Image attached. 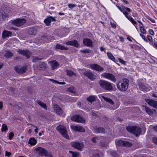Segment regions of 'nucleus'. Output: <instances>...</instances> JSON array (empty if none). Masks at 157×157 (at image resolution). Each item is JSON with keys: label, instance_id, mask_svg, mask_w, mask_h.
<instances>
[{"label": "nucleus", "instance_id": "nucleus-55", "mask_svg": "<svg viewBox=\"0 0 157 157\" xmlns=\"http://www.w3.org/2000/svg\"><path fill=\"white\" fill-rule=\"evenodd\" d=\"M68 6L69 8L71 9L74 7H75L76 6L75 4H69L68 5Z\"/></svg>", "mask_w": 157, "mask_h": 157}, {"label": "nucleus", "instance_id": "nucleus-37", "mask_svg": "<svg viewBox=\"0 0 157 157\" xmlns=\"http://www.w3.org/2000/svg\"><path fill=\"white\" fill-rule=\"evenodd\" d=\"M50 80L52 81L53 83H56L57 84H63L64 85L65 84V83L64 82H59L57 80H55L53 79H50Z\"/></svg>", "mask_w": 157, "mask_h": 157}, {"label": "nucleus", "instance_id": "nucleus-32", "mask_svg": "<svg viewBox=\"0 0 157 157\" xmlns=\"http://www.w3.org/2000/svg\"><path fill=\"white\" fill-rule=\"evenodd\" d=\"M69 153L72 155L71 157H78L79 156V153L77 152H73L72 151H69Z\"/></svg>", "mask_w": 157, "mask_h": 157}, {"label": "nucleus", "instance_id": "nucleus-9", "mask_svg": "<svg viewBox=\"0 0 157 157\" xmlns=\"http://www.w3.org/2000/svg\"><path fill=\"white\" fill-rule=\"evenodd\" d=\"M26 22V20L24 19L17 18L12 21V23L14 25L19 26L24 25Z\"/></svg>", "mask_w": 157, "mask_h": 157}, {"label": "nucleus", "instance_id": "nucleus-56", "mask_svg": "<svg viewBox=\"0 0 157 157\" xmlns=\"http://www.w3.org/2000/svg\"><path fill=\"white\" fill-rule=\"evenodd\" d=\"M149 33L151 35H154V32L152 29H150L149 30Z\"/></svg>", "mask_w": 157, "mask_h": 157}, {"label": "nucleus", "instance_id": "nucleus-24", "mask_svg": "<svg viewBox=\"0 0 157 157\" xmlns=\"http://www.w3.org/2000/svg\"><path fill=\"white\" fill-rule=\"evenodd\" d=\"M55 48L56 49H60L61 50H67L68 49V48L60 44H57L56 45Z\"/></svg>", "mask_w": 157, "mask_h": 157}, {"label": "nucleus", "instance_id": "nucleus-46", "mask_svg": "<svg viewBox=\"0 0 157 157\" xmlns=\"http://www.w3.org/2000/svg\"><path fill=\"white\" fill-rule=\"evenodd\" d=\"M41 39L46 41H47L48 40V37L45 35H42L41 36Z\"/></svg>", "mask_w": 157, "mask_h": 157}, {"label": "nucleus", "instance_id": "nucleus-16", "mask_svg": "<svg viewBox=\"0 0 157 157\" xmlns=\"http://www.w3.org/2000/svg\"><path fill=\"white\" fill-rule=\"evenodd\" d=\"M54 109L56 113L59 115H62L63 114V110L62 108L58 105L54 104Z\"/></svg>", "mask_w": 157, "mask_h": 157}, {"label": "nucleus", "instance_id": "nucleus-50", "mask_svg": "<svg viewBox=\"0 0 157 157\" xmlns=\"http://www.w3.org/2000/svg\"><path fill=\"white\" fill-rule=\"evenodd\" d=\"M118 59L120 63H121L123 64L124 65H126V62L123 60V59H121V58H118Z\"/></svg>", "mask_w": 157, "mask_h": 157}, {"label": "nucleus", "instance_id": "nucleus-23", "mask_svg": "<svg viewBox=\"0 0 157 157\" xmlns=\"http://www.w3.org/2000/svg\"><path fill=\"white\" fill-rule=\"evenodd\" d=\"M12 34L11 32L4 30L2 33V38L4 39L7 37L10 36Z\"/></svg>", "mask_w": 157, "mask_h": 157}, {"label": "nucleus", "instance_id": "nucleus-36", "mask_svg": "<svg viewBox=\"0 0 157 157\" xmlns=\"http://www.w3.org/2000/svg\"><path fill=\"white\" fill-rule=\"evenodd\" d=\"M132 144L128 142L124 141V144L123 146L126 147H129L132 146Z\"/></svg>", "mask_w": 157, "mask_h": 157}, {"label": "nucleus", "instance_id": "nucleus-31", "mask_svg": "<svg viewBox=\"0 0 157 157\" xmlns=\"http://www.w3.org/2000/svg\"><path fill=\"white\" fill-rule=\"evenodd\" d=\"M66 72L67 73V75L69 76H72L73 75L75 76H76V73L73 72L72 71L67 69H66L65 70Z\"/></svg>", "mask_w": 157, "mask_h": 157}, {"label": "nucleus", "instance_id": "nucleus-63", "mask_svg": "<svg viewBox=\"0 0 157 157\" xmlns=\"http://www.w3.org/2000/svg\"><path fill=\"white\" fill-rule=\"evenodd\" d=\"M151 44L153 46L157 48V44L156 43L152 42L151 43Z\"/></svg>", "mask_w": 157, "mask_h": 157}, {"label": "nucleus", "instance_id": "nucleus-1", "mask_svg": "<svg viewBox=\"0 0 157 157\" xmlns=\"http://www.w3.org/2000/svg\"><path fill=\"white\" fill-rule=\"evenodd\" d=\"M100 87L103 90L107 91H112L113 89V84L110 82L104 80H100L98 81Z\"/></svg>", "mask_w": 157, "mask_h": 157}, {"label": "nucleus", "instance_id": "nucleus-18", "mask_svg": "<svg viewBox=\"0 0 157 157\" xmlns=\"http://www.w3.org/2000/svg\"><path fill=\"white\" fill-rule=\"evenodd\" d=\"M71 128L75 131H78L81 132H85L84 128L81 126L71 125Z\"/></svg>", "mask_w": 157, "mask_h": 157}, {"label": "nucleus", "instance_id": "nucleus-64", "mask_svg": "<svg viewBox=\"0 0 157 157\" xmlns=\"http://www.w3.org/2000/svg\"><path fill=\"white\" fill-rule=\"evenodd\" d=\"M152 128L154 131L157 132V126H153Z\"/></svg>", "mask_w": 157, "mask_h": 157}, {"label": "nucleus", "instance_id": "nucleus-27", "mask_svg": "<svg viewBox=\"0 0 157 157\" xmlns=\"http://www.w3.org/2000/svg\"><path fill=\"white\" fill-rule=\"evenodd\" d=\"M36 102L42 108L45 110L47 109V107L45 103L39 100H37Z\"/></svg>", "mask_w": 157, "mask_h": 157}, {"label": "nucleus", "instance_id": "nucleus-6", "mask_svg": "<svg viewBox=\"0 0 157 157\" xmlns=\"http://www.w3.org/2000/svg\"><path fill=\"white\" fill-rule=\"evenodd\" d=\"M71 144L72 147L79 151H81L84 147L82 142H79L77 141L71 142Z\"/></svg>", "mask_w": 157, "mask_h": 157}, {"label": "nucleus", "instance_id": "nucleus-33", "mask_svg": "<svg viewBox=\"0 0 157 157\" xmlns=\"http://www.w3.org/2000/svg\"><path fill=\"white\" fill-rule=\"evenodd\" d=\"M107 54L109 59L113 61H114L115 59L111 52H108L107 53Z\"/></svg>", "mask_w": 157, "mask_h": 157}, {"label": "nucleus", "instance_id": "nucleus-38", "mask_svg": "<svg viewBox=\"0 0 157 157\" xmlns=\"http://www.w3.org/2000/svg\"><path fill=\"white\" fill-rule=\"evenodd\" d=\"M8 130L7 126L5 124H2V126L1 131L2 132L6 131Z\"/></svg>", "mask_w": 157, "mask_h": 157}, {"label": "nucleus", "instance_id": "nucleus-30", "mask_svg": "<svg viewBox=\"0 0 157 157\" xmlns=\"http://www.w3.org/2000/svg\"><path fill=\"white\" fill-rule=\"evenodd\" d=\"M36 143V140L34 138H31L29 140L28 143L31 145H34Z\"/></svg>", "mask_w": 157, "mask_h": 157}, {"label": "nucleus", "instance_id": "nucleus-57", "mask_svg": "<svg viewBox=\"0 0 157 157\" xmlns=\"http://www.w3.org/2000/svg\"><path fill=\"white\" fill-rule=\"evenodd\" d=\"M97 137H94L91 139V140L94 143H95L96 142V139Z\"/></svg>", "mask_w": 157, "mask_h": 157}, {"label": "nucleus", "instance_id": "nucleus-2", "mask_svg": "<svg viewBox=\"0 0 157 157\" xmlns=\"http://www.w3.org/2000/svg\"><path fill=\"white\" fill-rule=\"evenodd\" d=\"M129 85V80L127 78H123L121 81L117 83V88L121 91H126Z\"/></svg>", "mask_w": 157, "mask_h": 157}, {"label": "nucleus", "instance_id": "nucleus-11", "mask_svg": "<svg viewBox=\"0 0 157 157\" xmlns=\"http://www.w3.org/2000/svg\"><path fill=\"white\" fill-rule=\"evenodd\" d=\"M47 65L44 62H40L37 63L36 65L37 68L41 71H44L47 68Z\"/></svg>", "mask_w": 157, "mask_h": 157}, {"label": "nucleus", "instance_id": "nucleus-22", "mask_svg": "<svg viewBox=\"0 0 157 157\" xmlns=\"http://www.w3.org/2000/svg\"><path fill=\"white\" fill-rule=\"evenodd\" d=\"M66 44L67 45L73 46L77 47L79 46L78 41L76 40L67 41L66 42Z\"/></svg>", "mask_w": 157, "mask_h": 157}, {"label": "nucleus", "instance_id": "nucleus-52", "mask_svg": "<svg viewBox=\"0 0 157 157\" xmlns=\"http://www.w3.org/2000/svg\"><path fill=\"white\" fill-rule=\"evenodd\" d=\"M27 90L28 92L30 94L32 93V87L31 86L28 87L27 88Z\"/></svg>", "mask_w": 157, "mask_h": 157}, {"label": "nucleus", "instance_id": "nucleus-60", "mask_svg": "<svg viewBox=\"0 0 157 157\" xmlns=\"http://www.w3.org/2000/svg\"><path fill=\"white\" fill-rule=\"evenodd\" d=\"M110 24H111V26L114 29L116 28V26L115 24H114V23H112V22H111L110 23Z\"/></svg>", "mask_w": 157, "mask_h": 157}, {"label": "nucleus", "instance_id": "nucleus-26", "mask_svg": "<svg viewBox=\"0 0 157 157\" xmlns=\"http://www.w3.org/2000/svg\"><path fill=\"white\" fill-rule=\"evenodd\" d=\"M140 90L142 91H145L147 89V87L144 85V84L140 82L138 84Z\"/></svg>", "mask_w": 157, "mask_h": 157}, {"label": "nucleus", "instance_id": "nucleus-49", "mask_svg": "<svg viewBox=\"0 0 157 157\" xmlns=\"http://www.w3.org/2000/svg\"><path fill=\"white\" fill-rule=\"evenodd\" d=\"M14 136V134L12 132H11L9 134V138L10 140H11Z\"/></svg>", "mask_w": 157, "mask_h": 157}, {"label": "nucleus", "instance_id": "nucleus-41", "mask_svg": "<svg viewBox=\"0 0 157 157\" xmlns=\"http://www.w3.org/2000/svg\"><path fill=\"white\" fill-rule=\"evenodd\" d=\"M100 146L102 147H105L108 146V144L105 142L101 141L100 143Z\"/></svg>", "mask_w": 157, "mask_h": 157}, {"label": "nucleus", "instance_id": "nucleus-17", "mask_svg": "<svg viewBox=\"0 0 157 157\" xmlns=\"http://www.w3.org/2000/svg\"><path fill=\"white\" fill-rule=\"evenodd\" d=\"M94 132L95 133H105V129L101 127H99L98 126H94Z\"/></svg>", "mask_w": 157, "mask_h": 157}, {"label": "nucleus", "instance_id": "nucleus-35", "mask_svg": "<svg viewBox=\"0 0 157 157\" xmlns=\"http://www.w3.org/2000/svg\"><path fill=\"white\" fill-rule=\"evenodd\" d=\"M44 22L47 26H49L50 25V23L51 22V21L49 17L44 20Z\"/></svg>", "mask_w": 157, "mask_h": 157}, {"label": "nucleus", "instance_id": "nucleus-13", "mask_svg": "<svg viewBox=\"0 0 157 157\" xmlns=\"http://www.w3.org/2000/svg\"><path fill=\"white\" fill-rule=\"evenodd\" d=\"M142 109L143 111H145L149 115H151L153 114L154 112H155V109L151 110L147 106L144 105H142Z\"/></svg>", "mask_w": 157, "mask_h": 157}, {"label": "nucleus", "instance_id": "nucleus-39", "mask_svg": "<svg viewBox=\"0 0 157 157\" xmlns=\"http://www.w3.org/2000/svg\"><path fill=\"white\" fill-rule=\"evenodd\" d=\"M1 13L2 17L3 19H5L8 16L7 13H5L2 10L1 11Z\"/></svg>", "mask_w": 157, "mask_h": 157}, {"label": "nucleus", "instance_id": "nucleus-53", "mask_svg": "<svg viewBox=\"0 0 157 157\" xmlns=\"http://www.w3.org/2000/svg\"><path fill=\"white\" fill-rule=\"evenodd\" d=\"M123 14L124 15L125 17L128 19L130 17L128 16V13L126 11L123 12Z\"/></svg>", "mask_w": 157, "mask_h": 157}, {"label": "nucleus", "instance_id": "nucleus-54", "mask_svg": "<svg viewBox=\"0 0 157 157\" xmlns=\"http://www.w3.org/2000/svg\"><path fill=\"white\" fill-rule=\"evenodd\" d=\"M152 141L154 144H157V138H153L152 139Z\"/></svg>", "mask_w": 157, "mask_h": 157}, {"label": "nucleus", "instance_id": "nucleus-48", "mask_svg": "<svg viewBox=\"0 0 157 157\" xmlns=\"http://www.w3.org/2000/svg\"><path fill=\"white\" fill-rule=\"evenodd\" d=\"M111 155L115 157L117 156L118 155L115 151H111Z\"/></svg>", "mask_w": 157, "mask_h": 157}, {"label": "nucleus", "instance_id": "nucleus-21", "mask_svg": "<svg viewBox=\"0 0 157 157\" xmlns=\"http://www.w3.org/2000/svg\"><path fill=\"white\" fill-rule=\"evenodd\" d=\"M93 42L89 39L85 38L83 39V43L86 46L89 47H93Z\"/></svg>", "mask_w": 157, "mask_h": 157}, {"label": "nucleus", "instance_id": "nucleus-8", "mask_svg": "<svg viewBox=\"0 0 157 157\" xmlns=\"http://www.w3.org/2000/svg\"><path fill=\"white\" fill-rule=\"evenodd\" d=\"M101 75L103 78L112 81L113 82H115L116 81L115 76L112 74L105 72L102 74Z\"/></svg>", "mask_w": 157, "mask_h": 157}, {"label": "nucleus", "instance_id": "nucleus-14", "mask_svg": "<svg viewBox=\"0 0 157 157\" xmlns=\"http://www.w3.org/2000/svg\"><path fill=\"white\" fill-rule=\"evenodd\" d=\"M90 67L94 70L99 72L102 71L104 69V68L103 67H101L99 65L97 64H91L90 65Z\"/></svg>", "mask_w": 157, "mask_h": 157}, {"label": "nucleus", "instance_id": "nucleus-5", "mask_svg": "<svg viewBox=\"0 0 157 157\" xmlns=\"http://www.w3.org/2000/svg\"><path fill=\"white\" fill-rule=\"evenodd\" d=\"M27 69V66H22L20 65H17L15 67L14 69L15 71L18 74H22L25 73Z\"/></svg>", "mask_w": 157, "mask_h": 157}, {"label": "nucleus", "instance_id": "nucleus-40", "mask_svg": "<svg viewBox=\"0 0 157 157\" xmlns=\"http://www.w3.org/2000/svg\"><path fill=\"white\" fill-rule=\"evenodd\" d=\"M81 52L84 53H90L91 52V50L88 49H86L84 50H80Z\"/></svg>", "mask_w": 157, "mask_h": 157}, {"label": "nucleus", "instance_id": "nucleus-28", "mask_svg": "<svg viewBox=\"0 0 157 157\" xmlns=\"http://www.w3.org/2000/svg\"><path fill=\"white\" fill-rule=\"evenodd\" d=\"M97 97L95 95H91L89 97L86 98L87 100L90 102L92 103V102L94 101H95Z\"/></svg>", "mask_w": 157, "mask_h": 157}, {"label": "nucleus", "instance_id": "nucleus-43", "mask_svg": "<svg viewBox=\"0 0 157 157\" xmlns=\"http://www.w3.org/2000/svg\"><path fill=\"white\" fill-rule=\"evenodd\" d=\"M124 141L119 140L117 143V145L119 146H123L124 144Z\"/></svg>", "mask_w": 157, "mask_h": 157}, {"label": "nucleus", "instance_id": "nucleus-25", "mask_svg": "<svg viewBox=\"0 0 157 157\" xmlns=\"http://www.w3.org/2000/svg\"><path fill=\"white\" fill-rule=\"evenodd\" d=\"M59 64L56 60H53L51 61V66L52 69L54 70L56 69L59 66Z\"/></svg>", "mask_w": 157, "mask_h": 157}, {"label": "nucleus", "instance_id": "nucleus-19", "mask_svg": "<svg viewBox=\"0 0 157 157\" xmlns=\"http://www.w3.org/2000/svg\"><path fill=\"white\" fill-rule=\"evenodd\" d=\"M84 75L88 77L92 81H94L95 79L94 75L92 72L87 71L84 73Z\"/></svg>", "mask_w": 157, "mask_h": 157}, {"label": "nucleus", "instance_id": "nucleus-10", "mask_svg": "<svg viewBox=\"0 0 157 157\" xmlns=\"http://www.w3.org/2000/svg\"><path fill=\"white\" fill-rule=\"evenodd\" d=\"M34 151H35L38 153V155L39 156H44L46 155V153L47 152L44 148H42L41 147H38L34 149Z\"/></svg>", "mask_w": 157, "mask_h": 157}, {"label": "nucleus", "instance_id": "nucleus-29", "mask_svg": "<svg viewBox=\"0 0 157 157\" xmlns=\"http://www.w3.org/2000/svg\"><path fill=\"white\" fill-rule=\"evenodd\" d=\"M102 97L105 101L108 102L109 103L111 104V105H113L114 104V102L111 99L105 97L103 96H102Z\"/></svg>", "mask_w": 157, "mask_h": 157}, {"label": "nucleus", "instance_id": "nucleus-42", "mask_svg": "<svg viewBox=\"0 0 157 157\" xmlns=\"http://www.w3.org/2000/svg\"><path fill=\"white\" fill-rule=\"evenodd\" d=\"M128 20L130 21L133 25H135L137 24L136 22L135 21L132 17H130L128 18Z\"/></svg>", "mask_w": 157, "mask_h": 157}, {"label": "nucleus", "instance_id": "nucleus-44", "mask_svg": "<svg viewBox=\"0 0 157 157\" xmlns=\"http://www.w3.org/2000/svg\"><path fill=\"white\" fill-rule=\"evenodd\" d=\"M67 90L69 92L72 93H74L75 92L74 88L73 86L70 87Z\"/></svg>", "mask_w": 157, "mask_h": 157}, {"label": "nucleus", "instance_id": "nucleus-12", "mask_svg": "<svg viewBox=\"0 0 157 157\" xmlns=\"http://www.w3.org/2000/svg\"><path fill=\"white\" fill-rule=\"evenodd\" d=\"M18 53L21 55L25 56L28 59L30 57L31 55V54L27 49L24 50L19 49L18 50Z\"/></svg>", "mask_w": 157, "mask_h": 157}, {"label": "nucleus", "instance_id": "nucleus-3", "mask_svg": "<svg viewBox=\"0 0 157 157\" xmlns=\"http://www.w3.org/2000/svg\"><path fill=\"white\" fill-rule=\"evenodd\" d=\"M126 129L128 132L133 133L136 136H137L141 132V128L136 126H127Z\"/></svg>", "mask_w": 157, "mask_h": 157}, {"label": "nucleus", "instance_id": "nucleus-45", "mask_svg": "<svg viewBox=\"0 0 157 157\" xmlns=\"http://www.w3.org/2000/svg\"><path fill=\"white\" fill-rule=\"evenodd\" d=\"M140 26V30L141 33H145L146 32V30L143 27H141L140 25H139Z\"/></svg>", "mask_w": 157, "mask_h": 157}, {"label": "nucleus", "instance_id": "nucleus-7", "mask_svg": "<svg viewBox=\"0 0 157 157\" xmlns=\"http://www.w3.org/2000/svg\"><path fill=\"white\" fill-rule=\"evenodd\" d=\"M71 119V120L79 123H84L85 119L82 116L79 115H75L72 117Z\"/></svg>", "mask_w": 157, "mask_h": 157}, {"label": "nucleus", "instance_id": "nucleus-61", "mask_svg": "<svg viewBox=\"0 0 157 157\" xmlns=\"http://www.w3.org/2000/svg\"><path fill=\"white\" fill-rule=\"evenodd\" d=\"M147 19L149 20L152 22L153 23H155V21L151 18L150 17H147Z\"/></svg>", "mask_w": 157, "mask_h": 157}, {"label": "nucleus", "instance_id": "nucleus-15", "mask_svg": "<svg viewBox=\"0 0 157 157\" xmlns=\"http://www.w3.org/2000/svg\"><path fill=\"white\" fill-rule=\"evenodd\" d=\"M28 33L31 35H35L37 32V29L35 27H32L28 28L27 29Z\"/></svg>", "mask_w": 157, "mask_h": 157}, {"label": "nucleus", "instance_id": "nucleus-59", "mask_svg": "<svg viewBox=\"0 0 157 157\" xmlns=\"http://www.w3.org/2000/svg\"><path fill=\"white\" fill-rule=\"evenodd\" d=\"M140 35L142 37V38L143 39H144V40L145 41H147V39L145 38L144 36L142 34H140Z\"/></svg>", "mask_w": 157, "mask_h": 157}, {"label": "nucleus", "instance_id": "nucleus-58", "mask_svg": "<svg viewBox=\"0 0 157 157\" xmlns=\"http://www.w3.org/2000/svg\"><path fill=\"white\" fill-rule=\"evenodd\" d=\"M147 39L149 41L151 42L152 40V39L151 36H150L148 35L147 36Z\"/></svg>", "mask_w": 157, "mask_h": 157}, {"label": "nucleus", "instance_id": "nucleus-4", "mask_svg": "<svg viewBox=\"0 0 157 157\" xmlns=\"http://www.w3.org/2000/svg\"><path fill=\"white\" fill-rule=\"evenodd\" d=\"M56 129L63 137L67 139H69L66 128L63 125L60 124L59 125L56 127Z\"/></svg>", "mask_w": 157, "mask_h": 157}, {"label": "nucleus", "instance_id": "nucleus-20", "mask_svg": "<svg viewBox=\"0 0 157 157\" xmlns=\"http://www.w3.org/2000/svg\"><path fill=\"white\" fill-rule=\"evenodd\" d=\"M146 102L151 106L154 108H157V102L152 99H147Z\"/></svg>", "mask_w": 157, "mask_h": 157}, {"label": "nucleus", "instance_id": "nucleus-62", "mask_svg": "<svg viewBox=\"0 0 157 157\" xmlns=\"http://www.w3.org/2000/svg\"><path fill=\"white\" fill-rule=\"evenodd\" d=\"M49 17L50 18L51 21H56V19L55 18V17H53L52 16H50Z\"/></svg>", "mask_w": 157, "mask_h": 157}, {"label": "nucleus", "instance_id": "nucleus-51", "mask_svg": "<svg viewBox=\"0 0 157 157\" xmlns=\"http://www.w3.org/2000/svg\"><path fill=\"white\" fill-rule=\"evenodd\" d=\"M11 153L10 152L6 151L5 152V155L6 156L9 157L11 155Z\"/></svg>", "mask_w": 157, "mask_h": 157}, {"label": "nucleus", "instance_id": "nucleus-47", "mask_svg": "<svg viewBox=\"0 0 157 157\" xmlns=\"http://www.w3.org/2000/svg\"><path fill=\"white\" fill-rule=\"evenodd\" d=\"M42 59V58H38L36 57H34L33 61V62L36 63V62L37 61L41 60Z\"/></svg>", "mask_w": 157, "mask_h": 157}, {"label": "nucleus", "instance_id": "nucleus-34", "mask_svg": "<svg viewBox=\"0 0 157 157\" xmlns=\"http://www.w3.org/2000/svg\"><path fill=\"white\" fill-rule=\"evenodd\" d=\"M13 56V54L9 51H6V53L4 55V56L7 58H10Z\"/></svg>", "mask_w": 157, "mask_h": 157}]
</instances>
